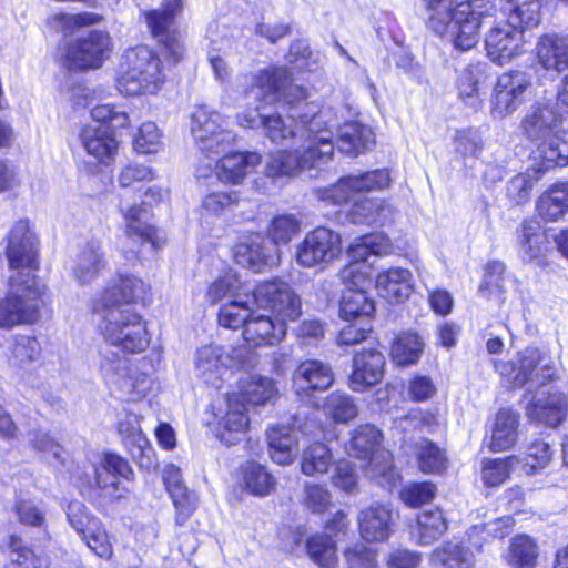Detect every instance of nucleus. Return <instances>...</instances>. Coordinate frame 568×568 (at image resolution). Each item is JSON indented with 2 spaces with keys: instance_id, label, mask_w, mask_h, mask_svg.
I'll use <instances>...</instances> for the list:
<instances>
[{
  "instance_id": "obj_49",
  "label": "nucleus",
  "mask_w": 568,
  "mask_h": 568,
  "mask_svg": "<svg viewBox=\"0 0 568 568\" xmlns=\"http://www.w3.org/2000/svg\"><path fill=\"white\" fill-rule=\"evenodd\" d=\"M41 346L38 339L30 335H17L10 346L8 364L13 369H20L38 359Z\"/></svg>"
},
{
  "instance_id": "obj_47",
  "label": "nucleus",
  "mask_w": 568,
  "mask_h": 568,
  "mask_svg": "<svg viewBox=\"0 0 568 568\" xmlns=\"http://www.w3.org/2000/svg\"><path fill=\"white\" fill-rule=\"evenodd\" d=\"M308 557L320 568H336L338 558L336 542L325 534L312 535L306 541Z\"/></svg>"
},
{
  "instance_id": "obj_32",
  "label": "nucleus",
  "mask_w": 568,
  "mask_h": 568,
  "mask_svg": "<svg viewBox=\"0 0 568 568\" xmlns=\"http://www.w3.org/2000/svg\"><path fill=\"white\" fill-rule=\"evenodd\" d=\"M130 475H132V469L126 460L114 454H105L94 468V483L108 495L120 497L119 477L128 479Z\"/></svg>"
},
{
  "instance_id": "obj_29",
  "label": "nucleus",
  "mask_w": 568,
  "mask_h": 568,
  "mask_svg": "<svg viewBox=\"0 0 568 568\" xmlns=\"http://www.w3.org/2000/svg\"><path fill=\"white\" fill-rule=\"evenodd\" d=\"M105 266L102 245L99 241L92 240L85 243L77 254L72 275L80 285H89L99 277Z\"/></svg>"
},
{
  "instance_id": "obj_55",
  "label": "nucleus",
  "mask_w": 568,
  "mask_h": 568,
  "mask_svg": "<svg viewBox=\"0 0 568 568\" xmlns=\"http://www.w3.org/2000/svg\"><path fill=\"white\" fill-rule=\"evenodd\" d=\"M537 556L532 539L527 536H517L509 546L506 559L513 568H535Z\"/></svg>"
},
{
  "instance_id": "obj_46",
  "label": "nucleus",
  "mask_w": 568,
  "mask_h": 568,
  "mask_svg": "<svg viewBox=\"0 0 568 568\" xmlns=\"http://www.w3.org/2000/svg\"><path fill=\"white\" fill-rule=\"evenodd\" d=\"M509 4L508 20L516 29L521 30L537 27L540 21L539 0H506Z\"/></svg>"
},
{
  "instance_id": "obj_20",
  "label": "nucleus",
  "mask_w": 568,
  "mask_h": 568,
  "mask_svg": "<svg viewBox=\"0 0 568 568\" xmlns=\"http://www.w3.org/2000/svg\"><path fill=\"white\" fill-rule=\"evenodd\" d=\"M245 357L246 349L243 347L233 348L232 353H229L215 344L204 345L197 348L194 355L195 373L204 382L214 383L225 369L242 364Z\"/></svg>"
},
{
  "instance_id": "obj_42",
  "label": "nucleus",
  "mask_w": 568,
  "mask_h": 568,
  "mask_svg": "<svg viewBox=\"0 0 568 568\" xmlns=\"http://www.w3.org/2000/svg\"><path fill=\"white\" fill-rule=\"evenodd\" d=\"M239 392L234 395H241L243 403L252 405H264L276 398L278 390L273 379L263 376H250L240 382Z\"/></svg>"
},
{
  "instance_id": "obj_41",
  "label": "nucleus",
  "mask_w": 568,
  "mask_h": 568,
  "mask_svg": "<svg viewBox=\"0 0 568 568\" xmlns=\"http://www.w3.org/2000/svg\"><path fill=\"white\" fill-rule=\"evenodd\" d=\"M375 304L364 290L348 288L339 303V316L346 322L369 321L374 316Z\"/></svg>"
},
{
  "instance_id": "obj_63",
  "label": "nucleus",
  "mask_w": 568,
  "mask_h": 568,
  "mask_svg": "<svg viewBox=\"0 0 568 568\" xmlns=\"http://www.w3.org/2000/svg\"><path fill=\"white\" fill-rule=\"evenodd\" d=\"M400 499L409 507H419L436 496V486L429 481L410 483L400 490Z\"/></svg>"
},
{
  "instance_id": "obj_34",
  "label": "nucleus",
  "mask_w": 568,
  "mask_h": 568,
  "mask_svg": "<svg viewBox=\"0 0 568 568\" xmlns=\"http://www.w3.org/2000/svg\"><path fill=\"white\" fill-rule=\"evenodd\" d=\"M538 62L550 71L568 73V37L545 34L537 43Z\"/></svg>"
},
{
  "instance_id": "obj_33",
  "label": "nucleus",
  "mask_w": 568,
  "mask_h": 568,
  "mask_svg": "<svg viewBox=\"0 0 568 568\" xmlns=\"http://www.w3.org/2000/svg\"><path fill=\"white\" fill-rule=\"evenodd\" d=\"M392 510L384 505H374L358 515L361 536L367 541H383L390 535Z\"/></svg>"
},
{
  "instance_id": "obj_21",
  "label": "nucleus",
  "mask_w": 568,
  "mask_h": 568,
  "mask_svg": "<svg viewBox=\"0 0 568 568\" xmlns=\"http://www.w3.org/2000/svg\"><path fill=\"white\" fill-rule=\"evenodd\" d=\"M530 85L529 77L519 71L498 77L491 100L493 116L505 118L515 112Z\"/></svg>"
},
{
  "instance_id": "obj_50",
  "label": "nucleus",
  "mask_w": 568,
  "mask_h": 568,
  "mask_svg": "<svg viewBox=\"0 0 568 568\" xmlns=\"http://www.w3.org/2000/svg\"><path fill=\"white\" fill-rule=\"evenodd\" d=\"M250 298L251 296H241L223 303L217 314L219 324L231 329L244 328L253 312Z\"/></svg>"
},
{
  "instance_id": "obj_14",
  "label": "nucleus",
  "mask_w": 568,
  "mask_h": 568,
  "mask_svg": "<svg viewBox=\"0 0 568 568\" xmlns=\"http://www.w3.org/2000/svg\"><path fill=\"white\" fill-rule=\"evenodd\" d=\"M206 160L207 163L197 165V178H207L214 172L222 182L240 184L261 164L262 156L256 152H232L219 160H215V158Z\"/></svg>"
},
{
  "instance_id": "obj_38",
  "label": "nucleus",
  "mask_w": 568,
  "mask_h": 568,
  "mask_svg": "<svg viewBox=\"0 0 568 568\" xmlns=\"http://www.w3.org/2000/svg\"><path fill=\"white\" fill-rule=\"evenodd\" d=\"M395 209L381 199H362L356 201L347 213L354 224H385L392 221Z\"/></svg>"
},
{
  "instance_id": "obj_8",
  "label": "nucleus",
  "mask_w": 568,
  "mask_h": 568,
  "mask_svg": "<svg viewBox=\"0 0 568 568\" xmlns=\"http://www.w3.org/2000/svg\"><path fill=\"white\" fill-rule=\"evenodd\" d=\"M496 371L515 386L526 384L544 385L556 374L551 357L536 347H527L518 353L517 362L496 361Z\"/></svg>"
},
{
  "instance_id": "obj_60",
  "label": "nucleus",
  "mask_w": 568,
  "mask_h": 568,
  "mask_svg": "<svg viewBox=\"0 0 568 568\" xmlns=\"http://www.w3.org/2000/svg\"><path fill=\"white\" fill-rule=\"evenodd\" d=\"M520 464L516 456L506 459L489 460L483 467V479L488 486H497L503 484Z\"/></svg>"
},
{
  "instance_id": "obj_28",
  "label": "nucleus",
  "mask_w": 568,
  "mask_h": 568,
  "mask_svg": "<svg viewBox=\"0 0 568 568\" xmlns=\"http://www.w3.org/2000/svg\"><path fill=\"white\" fill-rule=\"evenodd\" d=\"M286 334V325L271 315L253 311L243 329L244 339L252 346L275 345Z\"/></svg>"
},
{
  "instance_id": "obj_26",
  "label": "nucleus",
  "mask_w": 568,
  "mask_h": 568,
  "mask_svg": "<svg viewBox=\"0 0 568 568\" xmlns=\"http://www.w3.org/2000/svg\"><path fill=\"white\" fill-rule=\"evenodd\" d=\"M234 258L239 265L260 272L265 266L276 265L280 262V254L273 244L260 235H254L236 245Z\"/></svg>"
},
{
  "instance_id": "obj_1",
  "label": "nucleus",
  "mask_w": 568,
  "mask_h": 568,
  "mask_svg": "<svg viewBox=\"0 0 568 568\" xmlns=\"http://www.w3.org/2000/svg\"><path fill=\"white\" fill-rule=\"evenodd\" d=\"M252 80L248 93L254 98L262 97L266 103L282 100L288 105L287 119L277 113L262 115L264 135L281 145L297 139L305 143L304 150L272 153L266 162V174L272 178L291 176L328 163L334 152L331 129L336 125L331 118V109H322L307 101L306 91L292 82L286 68L262 70Z\"/></svg>"
},
{
  "instance_id": "obj_53",
  "label": "nucleus",
  "mask_w": 568,
  "mask_h": 568,
  "mask_svg": "<svg viewBox=\"0 0 568 568\" xmlns=\"http://www.w3.org/2000/svg\"><path fill=\"white\" fill-rule=\"evenodd\" d=\"M447 521L439 509L424 511L417 518L418 542L433 544L447 530Z\"/></svg>"
},
{
  "instance_id": "obj_17",
  "label": "nucleus",
  "mask_w": 568,
  "mask_h": 568,
  "mask_svg": "<svg viewBox=\"0 0 568 568\" xmlns=\"http://www.w3.org/2000/svg\"><path fill=\"white\" fill-rule=\"evenodd\" d=\"M247 407L241 395L229 394L214 412L213 430L226 446L234 445L248 427Z\"/></svg>"
},
{
  "instance_id": "obj_30",
  "label": "nucleus",
  "mask_w": 568,
  "mask_h": 568,
  "mask_svg": "<svg viewBox=\"0 0 568 568\" xmlns=\"http://www.w3.org/2000/svg\"><path fill=\"white\" fill-rule=\"evenodd\" d=\"M81 142L87 153L103 164H109L118 150V141L108 124L87 125Z\"/></svg>"
},
{
  "instance_id": "obj_12",
  "label": "nucleus",
  "mask_w": 568,
  "mask_h": 568,
  "mask_svg": "<svg viewBox=\"0 0 568 568\" xmlns=\"http://www.w3.org/2000/svg\"><path fill=\"white\" fill-rule=\"evenodd\" d=\"M124 220V233L121 240V251L125 260L132 262L139 258L140 247L150 243L156 248L160 243L159 230L151 223L150 213L144 206L121 203Z\"/></svg>"
},
{
  "instance_id": "obj_19",
  "label": "nucleus",
  "mask_w": 568,
  "mask_h": 568,
  "mask_svg": "<svg viewBox=\"0 0 568 568\" xmlns=\"http://www.w3.org/2000/svg\"><path fill=\"white\" fill-rule=\"evenodd\" d=\"M99 369L106 383L116 386L124 394H141L146 388V376L133 368L128 358L113 351L100 352Z\"/></svg>"
},
{
  "instance_id": "obj_57",
  "label": "nucleus",
  "mask_w": 568,
  "mask_h": 568,
  "mask_svg": "<svg viewBox=\"0 0 568 568\" xmlns=\"http://www.w3.org/2000/svg\"><path fill=\"white\" fill-rule=\"evenodd\" d=\"M417 457L423 473L439 474L447 468L445 452L427 439L418 443Z\"/></svg>"
},
{
  "instance_id": "obj_64",
  "label": "nucleus",
  "mask_w": 568,
  "mask_h": 568,
  "mask_svg": "<svg viewBox=\"0 0 568 568\" xmlns=\"http://www.w3.org/2000/svg\"><path fill=\"white\" fill-rule=\"evenodd\" d=\"M505 265L494 261L487 264L484 281L479 286V294L486 298L493 295L500 296L504 291Z\"/></svg>"
},
{
  "instance_id": "obj_4",
  "label": "nucleus",
  "mask_w": 568,
  "mask_h": 568,
  "mask_svg": "<svg viewBox=\"0 0 568 568\" xmlns=\"http://www.w3.org/2000/svg\"><path fill=\"white\" fill-rule=\"evenodd\" d=\"M20 278H8L9 290L0 300V328L11 329L18 325L32 324L38 318L43 287L32 284L28 277L23 282Z\"/></svg>"
},
{
  "instance_id": "obj_22",
  "label": "nucleus",
  "mask_w": 568,
  "mask_h": 568,
  "mask_svg": "<svg viewBox=\"0 0 568 568\" xmlns=\"http://www.w3.org/2000/svg\"><path fill=\"white\" fill-rule=\"evenodd\" d=\"M487 55L503 65L523 52L524 33L509 22L494 27L485 37Z\"/></svg>"
},
{
  "instance_id": "obj_7",
  "label": "nucleus",
  "mask_w": 568,
  "mask_h": 568,
  "mask_svg": "<svg viewBox=\"0 0 568 568\" xmlns=\"http://www.w3.org/2000/svg\"><path fill=\"white\" fill-rule=\"evenodd\" d=\"M183 6V0H163L161 8L143 12L148 29L161 45L162 53L174 63L183 59L185 51L182 33L175 23Z\"/></svg>"
},
{
  "instance_id": "obj_16",
  "label": "nucleus",
  "mask_w": 568,
  "mask_h": 568,
  "mask_svg": "<svg viewBox=\"0 0 568 568\" xmlns=\"http://www.w3.org/2000/svg\"><path fill=\"white\" fill-rule=\"evenodd\" d=\"M341 253V236L326 227L308 232L296 246L295 258L303 267L328 264Z\"/></svg>"
},
{
  "instance_id": "obj_27",
  "label": "nucleus",
  "mask_w": 568,
  "mask_h": 568,
  "mask_svg": "<svg viewBox=\"0 0 568 568\" xmlns=\"http://www.w3.org/2000/svg\"><path fill=\"white\" fill-rule=\"evenodd\" d=\"M146 290L148 285L141 278L120 274L93 302L106 300L109 308H131L129 305L141 300Z\"/></svg>"
},
{
  "instance_id": "obj_18",
  "label": "nucleus",
  "mask_w": 568,
  "mask_h": 568,
  "mask_svg": "<svg viewBox=\"0 0 568 568\" xmlns=\"http://www.w3.org/2000/svg\"><path fill=\"white\" fill-rule=\"evenodd\" d=\"M387 170H374L358 175L341 178L336 184L324 190L322 200L333 204H343L362 192H372L386 189L390 185Z\"/></svg>"
},
{
  "instance_id": "obj_10",
  "label": "nucleus",
  "mask_w": 568,
  "mask_h": 568,
  "mask_svg": "<svg viewBox=\"0 0 568 568\" xmlns=\"http://www.w3.org/2000/svg\"><path fill=\"white\" fill-rule=\"evenodd\" d=\"M6 257L10 276H19L23 282L27 277L32 284H39L33 272L38 270V240L27 221H18L10 230L6 247Z\"/></svg>"
},
{
  "instance_id": "obj_58",
  "label": "nucleus",
  "mask_w": 568,
  "mask_h": 568,
  "mask_svg": "<svg viewBox=\"0 0 568 568\" xmlns=\"http://www.w3.org/2000/svg\"><path fill=\"white\" fill-rule=\"evenodd\" d=\"M301 231V223L293 214H282L275 216L268 229L267 234L276 247L280 244H287Z\"/></svg>"
},
{
  "instance_id": "obj_62",
  "label": "nucleus",
  "mask_w": 568,
  "mask_h": 568,
  "mask_svg": "<svg viewBox=\"0 0 568 568\" xmlns=\"http://www.w3.org/2000/svg\"><path fill=\"white\" fill-rule=\"evenodd\" d=\"M176 509L175 523L183 526L196 507L195 496L185 485L172 487L168 490Z\"/></svg>"
},
{
  "instance_id": "obj_9",
  "label": "nucleus",
  "mask_w": 568,
  "mask_h": 568,
  "mask_svg": "<svg viewBox=\"0 0 568 568\" xmlns=\"http://www.w3.org/2000/svg\"><path fill=\"white\" fill-rule=\"evenodd\" d=\"M191 133L206 159L225 153L236 138L233 131L225 128L222 115L204 105L197 106L192 113Z\"/></svg>"
},
{
  "instance_id": "obj_37",
  "label": "nucleus",
  "mask_w": 568,
  "mask_h": 568,
  "mask_svg": "<svg viewBox=\"0 0 568 568\" xmlns=\"http://www.w3.org/2000/svg\"><path fill=\"white\" fill-rule=\"evenodd\" d=\"M568 402L564 394H549L527 406V416L540 424L557 427L567 415Z\"/></svg>"
},
{
  "instance_id": "obj_31",
  "label": "nucleus",
  "mask_w": 568,
  "mask_h": 568,
  "mask_svg": "<svg viewBox=\"0 0 568 568\" xmlns=\"http://www.w3.org/2000/svg\"><path fill=\"white\" fill-rule=\"evenodd\" d=\"M376 290L389 303H403L413 292V275L409 270L390 267L377 274Z\"/></svg>"
},
{
  "instance_id": "obj_24",
  "label": "nucleus",
  "mask_w": 568,
  "mask_h": 568,
  "mask_svg": "<svg viewBox=\"0 0 568 568\" xmlns=\"http://www.w3.org/2000/svg\"><path fill=\"white\" fill-rule=\"evenodd\" d=\"M385 358L377 349H364L354 355L349 387L363 393L378 384L384 375Z\"/></svg>"
},
{
  "instance_id": "obj_11",
  "label": "nucleus",
  "mask_w": 568,
  "mask_h": 568,
  "mask_svg": "<svg viewBox=\"0 0 568 568\" xmlns=\"http://www.w3.org/2000/svg\"><path fill=\"white\" fill-rule=\"evenodd\" d=\"M254 304L268 311L276 321H296L302 314V301L288 283L280 280L265 281L253 291Z\"/></svg>"
},
{
  "instance_id": "obj_15",
  "label": "nucleus",
  "mask_w": 568,
  "mask_h": 568,
  "mask_svg": "<svg viewBox=\"0 0 568 568\" xmlns=\"http://www.w3.org/2000/svg\"><path fill=\"white\" fill-rule=\"evenodd\" d=\"M112 50L111 38L108 32L91 30L65 50V64L69 69L100 68Z\"/></svg>"
},
{
  "instance_id": "obj_40",
  "label": "nucleus",
  "mask_w": 568,
  "mask_h": 568,
  "mask_svg": "<svg viewBox=\"0 0 568 568\" xmlns=\"http://www.w3.org/2000/svg\"><path fill=\"white\" fill-rule=\"evenodd\" d=\"M538 215L546 221H558L568 213V181L555 183L537 201Z\"/></svg>"
},
{
  "instance_id": "obj_44",
  "label": "nucleus",
  "mask_w": 568,
  "mask_h": 568,
  "mask_svg": "<svg viewBox=\"0 0 568 568\" xmlns=\"http://www.w3.org/2000/svg\"><path fill=\"white\" fill-rule=\"evenodd\" d=\"M373 142L372 130L357 122H347L338 128V149L346 154H358Z\"/></svg>"
},
{
  "instance_id": "obj_59",
  "label": "nucleus",
  "mask_w": 568,
  "mask_h": 568,
  "mask_svg": "<svg viewBox=\"0 0 568 568\" xmlns=\"http://www.w3.org/2000/svg\"><path fill=\"white\" fill-rule=\"evenodd\" d=\"M540 175L530 166L524 173L514 176L507 183V196L515 204L526 203L530 196V192Z\"/></svg>"
},
{
  "instance_id": "obj_48",
  "label": "nucleus",
  "mask_w": 568,
  "mask_h": 568,
  "mask_svg": "<svg viewBox=\"0 0 568 568\" xmlns=\"http://www.w3.org/2000/svg\"><path fill=\"white\" fill-rule=\"evenodd\" d=\"M392 252V242L384 233H373L356 239L348 248L352 260H366L373 255H388Z\"/></svg>"
},
{
  "instance_id": "obj_36",
  "label": "nucleus",
  "mask_w": 568,
  "mask_h": 568,
  "mask_svg": "<svg viewBox=\"0 0 568 568\" xmlns=\"http://www.w3.org/2000/svg\"><path fill=\"white\" fill-rule=\"evenodd\" d=\"M253 291L236 272L229 271L209 285L206 300L211 304L225 303L241 296H253Z\"/></svg>"
},
{
  "instance_id": "obj_61",
  "label": "nucleus",
  "mask_w": 568,
  "mask_h": 568,
  "mask_svg": "<svg viewBox=\"0 0 568 568\" xmlns=\"http://www.w3.org/2000/svg\"><path fill=\"white\" fill-rule=\"evenodd\" d=\"M519 246L529 258H535L541 252V226L537 221L526 220L520 226Z\"/></svg>"
},
{
  "instance_id": "obj_6",
  "label": "nucleus",
  "mask_w": 568,
  "mask_h": 568,
  "mask_svg": "<svg viewBox=\"0 0 568 568\" xmlns=\"http://www.w3.org/2000/svg\"><path fill=\"white\" fill-rule=\"evenodd\" d=\"M493 9L490 1H460L450 9L452 18L446 22V29L434 32L448 36L456 49L468 51L478 43L481 18L490 14Z\"/></svg>"
},
{
  "instance_id": "obj_2",
  "label": "nucleus",
  "mask_w": 568,
  "mask_h": 568,
  "mask_svg": "<svg viewBox=\"0 0 568 568\" xmlns=\"http://www.w3.org/2000/svg\"><path fill=\"white\" fill-rule=\"evenodd\" d=\"M99 328L106 342L128 353H141L150 344L146 326L133 308H109L106 300L93 302Z\"/></svg>"
},
{
  "instance_id": "obj_52",
  "label": "nucleus",
  "mask_w": 568,
  "mask_h": 568,
  "mask_svg": "<svg viewBox=\"0 0 568 568\" xmlns=\"http://www.w3.org/2000/svg\"><path fill=\"white\" fill-rule=\"evenodd\" d=\"M332 465V453L322 443L310 445L302 454L301 470L306 476L325 474Z\"/></svg>"
},
{
  "instance_id": "obj_5",
  "label": "nucleus",
  "mask_w": 568,
  "mask_h": 568,
  "mask_svg": "<svg viewBox=\"0 0 568 568\" xmlns=\"http://www.w3.org/2000/svg\"><path fill=\"white\" fill-rule=\"evenodd\" d=\"M382 440V433L373 425L366 424L356 427L346 443V452L356 458L371 457L367 465V475L376 479L381 486L393 487L398 478L393 468L388 452H377Z\"/></svg>"
},
{
  "instance_id": "obj_13",
  "label": "nucleus",
  "mask_w": 568,
  "mask_h": 568,
  "mask_svg": "<svg viewBox=\"0 0 568 568\" xmlns=\"http://www.w3.org/2000/svg\"><path fill=\"white\" fill-rule=\"evenodd\" d=\"M568 105L559 100V92L552 98L535 101L521 121V129L530 140L548 139L564 132Z\"/></svg>"
},
{
  "instance_id": "obj_23",
  "label": "nucleus",
  "mask_w": 568,
  "mask_h": 568,
  "mask_svg": "<svg viewBox=\"0 0 568 568\" xmlns=\"http://www.w3.org/2000/svg\"><path fill=\"white\" fill-rule=\"evenodd\" d=\"M118 430L131 457L141 468L151 469L156 465L155 453L140 427L139 416L132 413L119 422Z\"/></svg>"
},
{
  "instance_id": "obj_56",
  "label": "nucleus",
  "mask_w": 568,
  "mask_h": 568,
  "mask_svg": "<svg viewBox=\"0 0 568 568\" xmlns=\"http://www.w3.org/2000/svg\"><path fill=\"white\" fill-rule=\"evenodd\" d=\"M423 345L420 337L412 332H405L397 336L392 346V356L398 365H408L418 361Z\"/></svg>"
},
{
  "instance_id": "obj_35",
  "label": "nucleus",
  "mask_w": 568,
  "mask_h": 568,
  "mask_svg": "<svg viewBox=\"0 0 568 568\" xmlns=\"http://www.w3.org/2000/svg\"><path fill=\"white\" fill-rule=\"evenodd\" d=\"M540 143L535 152L531 168L541 176L556 166L568 164V142L558 135L538 140Z\"/></svg>"
},
{
  "instance_id": "obj_39",
  "label": "nucleus",
  "mask_w": 568,
  "mask_h": 568,
  "mask_svg": "<svg viewBox=\"0 0 568 568\" xmlns=\"http://www.w3.org/2000/svg\"><path fill=\"white\" fill-rule=\"evenodd\" d=\"M518 426L519 415L516 412L508 408L500 409L495 417L489 448L501 452L513 447L517 442Z\"/></svg>"
},
{
  "instance_id": "obj_51",
  "label": "nucleus",
  "mask_w": 568,
  "mask_h": 568,
  "mask_svg": "<svg viewBox=\"0 0 568 568\" xmlns=\"http://www.w3.org/2000/svg\"><path fill=\"white\" fill-rule=\"evenodd\" d=\"M432 559L446 568H474L475 561L471 551L462 544L447 542L436 548Z\"/></svg>"
},
{
  "instance_id": "obj_3",
  "label": "nucleus",
  "mask_w": 568,
  "mask_h": 568,
  "mask_svg": "<svg viewBox=\"0 0 568 568\" xmlns=\"http://www.w3.org/2000/svg\"><path fill=\"white\" fill-rule=\"evenodd\" d=\"M164 81L162 62L152 49L140 45L125 51L116 78V88L122 94H154Z\"/></svg>"
},
{
  "instance_id": "obj_25",
  "label": "nucleus",
  "mask_w": 568,
  "mask_h": 568,
  "mask_svg": "<svg viewBox=\"0 0 568 568\" xmlns=\"http://www.w3.org/2000/svg\"><path fill=\"white\" fill-rule=\"evenodd\" d=\"M334 383L331 366L322 361L302 362L293 374V387L298 396H310L314 390H325Z\"/></svg>"
},
{
  "instance_id": "obj_43",
  "label": "nucleus",
  "mask_w": 568,
  "mask_h": 568,
  "mask_svg": "<svg viewBox=\"0 0 568 568\" xmlns=\"http://www.w3.org/2000/svg\"><path fill=\"white\" fill-rule=\"evenodd\" d=\"M241 477L244 488L258 497L270 495L276 485L274 476L267 468L254 462H247L241 467Z\"/></svg>"
},
{
  "instance_id": "obj_54",
  "label": "nucleus",
  "mask_w": 568,
  "mask_h": 568,
  "mask_svg": "<svg viewBox=\"0 0 568 568\" xmlns=\"http://www.w3.org/2000/svg\"><path fill=\"white\" fill-rule=\"evenodd\" d=\"M323 408L325 414L336 423H347L358 414L354 398L342 392L329 394L325 398Z\"/></svg>"
},
{
  "instance_id": "obj_45",
  "label": "nucleus",
  "mask_w": 568,
  "mask_h": 568,
  "mask_svg": "<svg viewBox=\"0 0 568 568\" xmlns=\"http://www.w3.org/2000/svg\"><path fill=\"white\" fill-rule=\"evenodd\" d=\"M270 456L278 465L291 464L296 456V439L286 427H271L267 432Z\"/></svg>"
}]
</instances>
